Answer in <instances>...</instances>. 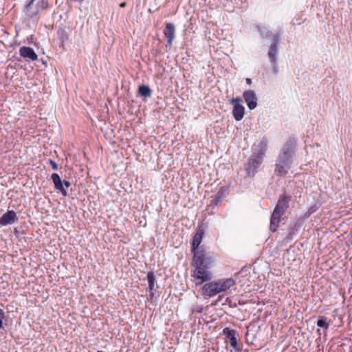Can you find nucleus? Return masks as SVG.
<instances>
[{"mask_svg": "<svg viewBox=\"0 0 352 352\" xmlns=\"http://www.w3.org/2000/svg\"><path fill=\"white\" fill-rule=\"evenodd\" d=\"M292 196L283 193L278 197L276 205L270 217V229L272 232L277 230L281 217L286 213L287 210L289 207V202Z\"/></svg>", "mask_w": 352, "mask_h": 352, "instance_id": "f257e3e1", "label": "nucleus"}, {"mask_svg": "<svg viewBox=\"0 0 352 352\" xmlns=\"http://www.w3.org/2000/svg\"><path fill=\"white\" fill-rule=\"evenodd\" d=\"M235 284L232 278L219 279L206 283L202 287L203 295L213 297L217 294L225 292Z\"/></svg>", "mask_w": 352, "mask_h": 352, "instance_id": "f03ea898", "label": "nucleus"}, {"mask_svg": "<svg viewBox=\"0 0 352 352\" xmlns=\"http://www.w3.org/2000/svg\"><path fill=\"white\" fill-rule=\"evenodd\" d=\"M47 8V0H28L23 8V12L27 17L38 21L41 14Z\"/></svg>", "mask_w": 352, "mask_h": 352, "instance_id": "7ed1b4c3", "label": "nucleus"}, {"mask_svg": "<svg viewBox=\"0 0 352 352\" xmlns=\"http://www.w3.org/2000/svg\"><path fill=\"white\" fill-rule=\"evenodd\" d=\"M294 157L281 151L279 152L275 164L274 173L279 177H285L288 169L292 167Z\"/></svg>", "mask_w": 352, "mask_h": 352, "instance_id": "20e7f679", "label": "nucleus"}, {"mask_svg": "<svg viewBox=\"0 0 352 352\" xmlns=\"http://www.w3.org/2000/svg\"><path fill=\"white\" fill-rule=\"evenodd\" d=\"M194 253L192 261V266H199L210 268V265L214 261V258L210 254L206 252L204 249H198L197 250L192 251Z\"/></svg>", "mask_w": 352, "mask_h": 352, "instance_id": "39448f33", "label": "nucleus"}, {"mask_svg": "<svg viewBox=\"0 0 352 352\" xmlns=\"http://www.w3.org/2000/svg\"><path fill=\"white\" fill-rule=\"evenodd\" d=\"M263 162V158H262V156L252 153L245 164V169L248 176L254 177L258 172V168Z\"/></svg>", "mask_w": 352, "mask_h": 352, "instance_id": "423d86ee", "label": "nucleus"}, {"mask_svg": "<svg viewBox=\"0 0 352 352\" xmlns=\"http://www.w3.org/2000/svg\"><path fill=\"white\" fill-rule=\"evenodd\" d=\"M195 270L192 274V276L194 278V281L196 285H200L204 282L210 280L212 278V273L208 270V268L194 266Z\"/></svg>", "mask_w": 352, "mask_h": 352, "instance_id": "0eeeda50", "label": "nucleus"}, {"mask_svg": "<svg viewBox=\"0 0 352 352\" xmlns=\"http://www.w3.org/2000/svg\"><path fill=\"white\" fill-rule=\"evenodd\" d=\"M266 36H272V43L268 50V57L272 65H276V54L278 53V46L280 41V34H274L271 31L266 32Z\"/></svg>", "mask_w": 352, "mask_h": 352, "instance_id": "6e6552de", "label": "nucleus"}, {"mask_svg": "<svg viewBox=\"0 0 352 352\" xmlns=\"http://www.w3.org/2000/svg\"><path fill=\"white\" fill-rule=\"evenodd\" d=\"M208 227V226L207 223L201 222L198 223L197 228L196 229V233L192 238V251L197 250L198 249H203V247H200L199 245L202 241L203 236Z\"/></svg>", "mask_w": 352, "mask_h": 352, "instance_id": "1a4fd4ad", "label": "nucleus"}, {"mask_svg": "<svg viewBox=\"0 0 352 352\" xmlns=\"http://www.w3.org/2000/svg\"><path fill=\"white\" fill-rule=\"evenodd\" d=\"M297 147V140L294 137H289L283 144L280 151L294 157Z\"/></svg>", "mask_w": 352, "mask_h": 352, "instance_id": "9d476101", "label": "nucleus"}, {"mask_svg": "<svg viewBox=\"0 0 352 352\" xmlns=\"http://www.w3.org/2000/svg\"><path fill=\"white\" fill-rule=\"evenodd\" d=\"M164 34L167 38L166 47H171L175 36V27L172 23H166L164 29Z\"/></svg>", "mask_w": 352, "mask_h": 352, "instance_id": "9b49d317", "label": "nucleus"}, {"mask_svg": "<svg viewBox=\"0 0 352 352\" xmlns=\"http://www.w3.org/2000/svg\"><path fill=\"white\" fill-rule=\"evenodd\" d=\"M243 97L246 102L248 108L253 110L257 105V97L253 90H246L243 93Z\"/></svg>", "mask_w": 352, "mask_h": 352, "instance_id": "f8f14e48", "label": "nucleus"}, {"mask_svg": "<svg viewBox=\"0 0 352 352\" xmlns=\"http://www.w3.org/2000/svg\"><path fill=\"white\" fill-rule=\"evenodd\" d=\"M19 218L14 210H8L0 218V225L6 226L18 222Z\"/></svg>", "mask_w": 352, "mask_h": 352, "instance_id": "ddd939ff", "label": "nucleus"}, {"mask_svg": "<svg viewBox=\"0 0 352 352\" xmlns=\"http://www.w3.org/2000/svg\"><path fill=\"white\" fill-rule=\"evenodd\" d=\"M21 56L24 58H28L32 61L38 59V56L34 50L30 47L23 46L19 50Z\"/></svg>", "mask_w": 352, "mask_h": 352, "instance_id": "4468645a", "label": "nucleus"}, {"mask_svg": "<svg viewBox=\"0 0 352 352\" xmlns=\"http://www.w3.org/2000/svg\"><path fill=\"white\" fill-rule=\"evenodd\" d=\"M51 179L54 183L55 189L59 190L63 196H67V192L63 185V182L59 175L58 173H53L51 175Z\"/></svg>", "mask_w": 352, "mask_h": 352, "instance_id": "2eb2a0df", "label": "nucleus"}, {"mask_svg": "<svg viewBox=\"0 0 352 352\" xmlns=\"http://www.w3.org/2000/svg\"><path fill=\"white\" fill-rule=\"evenodd\" d=\"M223 334L227 336V338L229 339L231 346L236 350L237 349V338L236 337V331L234 329H230L228 327H226L223 329Z\"/></svg>", "mask_w": 352, "mask_h": 352, "instance_id": "dca6fc26", "label": "nucleus"}, {"mask_svg": "<svg viewBox=\"0 0 352 352\" xmlns=\"http://www.w3.org/2000/svg\"><path fill=\"white\" fill-rule=\"evenodd\" d=\"M245 114V108L241 104H235L232 110V115L236 121H240L243 119Z\"/></svg>", "mask_w": 352, "mask_h": 352, "instance_id": "f3484780", "label": "nucleus"}, {"mask_svg": "<svg viewBox=\"0 0 352 352\" xmlns=\"http://www.w3.org/2000/svg\"><path fill=\"white\" fill-rule=\"evenodd\" d=\"M332 321L324 316H319L316 322V324L318 327L322 328L324 330H327Z\"/></svg>", "mask_w": 352, "mask_h": 352, "instance_id": "a211bd4d", "label": "nucleus"}, {"mask_svg": "<svg viewBox=\"0 0 352 352\" xmlns=\"http://www.w3.org/2000/svg\"><path fill=\"white\" fill-rule=\"evenodd\" d=\"M138 95L144 98H150L152 95V90L148 85H142L138 87Z\"/></svg>", "mask_w": 352, "mask_h": 352, "instance_id": "6ab92c4d", "label": "nucleus"}, {"mask_svg": "<svg viewBox=\"0 0 352 352\" xmlns=\"http://www.w3.org/2000/svg\"><path fill=\"white\" fill-rule=\"evenodd\" d=\"M57 37L60 41V46L63 47L65 42L69 39L67 32L63 28H59L57 31Z\"/></svg>", "mask_w": 352, "mask_h": 352, "instance_id": "aec40b11", "label": "nucleus"}, {"mask_svg": "<svg viewBox=\"0 0 352 352\" xmlns=\"http://www.w3.org/2000/svg\"><path fill=\"white\" fill-rule=\"evenodd\" d=\"M147 280L148 284V291L152 292L155 290V275L153 271H150L147 274Z\"/></svg>", "mask_w": 352, "mask_h": 352, "instance_id": "412c9836", "label": "nucleus"}, {"mask_svg": "<svg viewBox=\"0 0 352 352\" xmlns=\"http://www.w3.org/2000/svg\"><path fill=\"white\" fill-rule=\"evenodd\" d=\"M258 147L259 148L258 151L254 153L257 155H261L262 156V158H263L267 148V142L264 140L261 141L258 145Z\"/></svg>", "mask_w": 352, "mask_h": 352, "instance_id": "4be33fe9", "label": "nucleus"}, {"mask_svg": "<svg viewBox=\"0 0 352 352\" xmlns=\"http://www.w3.org/2000/svg\"><path fill=\"white\" fill-rule=\"evenodd\" d=\"M222 194L223 192L219 190L217 193L215 195L214 199L211 200L210 205H218L222 201Z\"/></svg>", "mask_w": 352, "mask_h": 352, "instance_id": "5701e85b", "label": "nucleus"}, {"mask_svg": "<svg viewBox=\"0 0 352 352\" xmlns=\"http://www.w3.org/2000/svg\"><path fill=\"white\" fill-rule=\"evenodd\" d=\"M318 207L317 206L316 204L311 206L308 210L304 214V217L305 219L308 218L310 217L311 214H312L313 213H314L317 210H318Z\"/></svg>", "mask_w": 352, "mask_h": 352, "instance_id": "b1692460", "label": "nucleus"}, {"mask_svg": "<svg viewBox=\"0 0 352 352\" xmlns=\"http://www.w3.org/2000/svg\"><path fill=\"white\" fill-rule=\"evenodd\" d=\"M305 19L301 18V17H295L292 20V24L294 25H299L304 23Z\"/></svg>", "mask_w": 352, "mask_h": 352, "instance_id": "393cba45", "label": "nucleus"}, {"mask_svg": "<svg viewBox=\"0 0 352 352\" xmlns=\"http://www.w3.org/2000/svg\"><path fill=\"white\" fill-rule=\"evenodd\" d=\"M6 318L4 311L0 308V329H3V320Z\"/></svg>", "mask_w": 352, "mask_h": 352, "instance_id": "a878e982", "label": "nucleus"}, {"mask_svg": "<svg viewBox=\"0 0 352 352\" xmlns=\"http://www.w3.org/2000/svg\"><path fill=\"white\" fill-rule=\"evenodd\" d=\"M257 28L258 31L262 34L264 37L267 38L268 36H266V32L268 31L267 30V28L265 26H260L257 25Z\"/></svg>", "mask_w": 352, "mask_h": 352, "instance_id": "bb28decb", "label": "nucleus"}, {"mask_svg": "<svg viewBox=\"0 0 352 352\" xmlns=\"http://www.w3.org/2000/svg\"><path fill=\"white\" fill-rule=\"evenodd\" d=\"M241 102H242V99H241L240 97L232 98L230 100V104H234V105L235 104H240Z\"/></svg>", "mask_w": 352, "mask_h": 352, "instance_id": "cd10ccee", "label": "nucleus"}, {"mask_svg": "<svg viewBox=\"0 0 352 352\" xmlns=\"http://www.w3.org/2000/svg\"><path fill=\"white\" fill-rule=\"evenodd\" d=\"M49 163L52 166V168L53 170H58V164L52 160H49Z\"/></svg>", "mask_w": 352, "mask_h": 352, "instance_id": "c85d7f7f", "label": "nucleus"}, {"mask_svg": "<svg viewBox=\"0 0 352 352\" xmlns=\"http://www.w3.org/2000/svg\"><path fill=\"white\" fill-rule=\"evenodd\" d=\"M153 297H154V291L149 292V294H148V301H152L153 299Z\"/></svg>", "mask_w": 352, "mask_h": 352, "instance_id": "c756f323", "label": "nucleus"}, {"mask_svg": "<svg viewBox=\"0 0 352 352\" xmlns=\"http://www.w3.org/2000/svg\"><path fill=\"white\" fill-rule=\"evenodd\" d=\"M62 182L63 186H65L66 188L69 187L71 185V183L68 180H63Z\"/></svg>", "mask_w": 352, "mask_h": 352, "instance_id": "7c9ffc66", "label": "nucleus"}, {"mask_svg": "<svg viewBox=\"0 0 352 352\" xmlns=\"http://www.w3.org/2000/svg\"><path fill=\"white\" fill-rule=\"evenodd\" d=\"M273 65V72L274 73H277V63L276 62V65Z\"/></svg>", "mask_w": 352, "mask_h": 352, "instance_id": "2f4dec72", "label": "nucleus"}, {"mask_svg": "<svg viewBox=\"0 0 352 352\" xmlns=\"http://www.w3.org/2000/svg\"><path fill=\"white\" fill-rule=\"evenodd\" d=\"M126 2H122V3H121L120 4V8H124V7H126Z\"/></svg>", "mask_w": 352, "mask_h": 352, "instance_id": "473e14b6", "label": "nucleus"}, {"mask_svg": "<svg viewBox=\"0 0 352 352\" xmlns=\"http://www.w3.org/2000/svg\"><path fill=\"white\" fill-rule=\"evenodd\" d=\"M245 81H246V82H247L248 84H249V85H250V84L252 83V80H251L250 78H247L245 79Z\"/></svg>", "mask_w": 352, "mask_h": 352, "instance_id": "72a5a7b5", "label": "nucleus"}, {"mask_svg": "<svg viewBox=\"0 0 352 352\" xmlns=\"http://www.w3.org/2000/svg\"><path fill=\"white\" fill-rule=\"evenodd\" d=\"M317 331L318 332L319 335H320V329H319L317 330Z\"/></svg>", "mask_w": 352, "mask_h": 352, "instance_id": "f704fd0d", "label": "nucleus"}]
</instances>
